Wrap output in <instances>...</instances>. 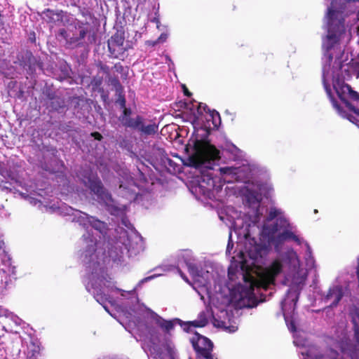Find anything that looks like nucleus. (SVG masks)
I'll list each match as a JSON object with an SVG mask.
<instances>
[{"label":"nucleus","instance_id":"obj_1","mask_svg":"<svg viewBox=\"0 0 359 359\" xmlns=\"http://www.w3.org/2000/svg\"><path fill=\"white\" fill-rule=\"evenodd\" d=\"M231 187L242 196L250 210L242 215L233 207H228L219 218L229 226V239L226 254L233 248L232 233L237 236L241 249L232 257L229 269L235 264L236 286L243 289H267L274 285L276 278L284 275V281L289 286L285 298L281 302V309L289 330L297 332L294 312L300 291L305 285L309 271L316 266V261L309 243L301 237L282 209L271 207L268 215L259 222L264 208L260 207L262 196L268 197L273 191L270 182H262L259 178L243 180ZM222 285L230 282L224 276Z\"/></svg>","mask_w":359,"mask_h":359},{"label":"nucleus","instance_id":"obj_2","mask_svg":"<svg viewBox=\"0 0 359 359\" xmlns=\"http://www.w3.org/2000/svg\"><path fill=\"white\" fill-rule=\"evenodd\" d=\"M234 264L229 269L230 282L222 285V280L217 278V283L204 286L203 294L205 303L208 300L209 309L198 314L193 321L183 323L181 320H165L151 310L139 304L130 311L122 310L123 315L132 322L142 340V346L151 359H177V351L170 339L171 332L176 324H179L187 332H193L196 327L205 326L210 319H212L215 326L223 327L230 333L235 332L236 325L228 326L232 306L238 308L253 307L256 306L255 294L250 287L243 289L242 285L236 286L234 282Z\"/></svg>","mask_w":359,"mask_h":359},{"label":"nucleus","instance_id":"obj_3","mask_svg":"<svg viewBox=\"0 0 359 359\" xmlns=\"http://www.w3.org/2000/svg\"><path fill=\"white\" fill-rule=\"evenodd\" d=\"M72 215L73 221L83 226L86 230V233L83 236L86 245L83 261L86 271L83 281L86 290L93 294L96 301L111 316H114L109 311L107 302L111 306H116L118 296L135 295V290L144 283L172 269L173 266L171 265H163L156 268L155 273L140 280L131 291L117 288L111 281V278L105 272V269L111 265V262L118 264L123 262L126 255L129 254V256H131L135 254L139 248L140 238L134 232L128 233L127 231H122L118 239L114 244H111L110 246L107 244L108 256H106L105 250L101 246V242H98L93 234L89 231V229L91 228L100 234V238L101 236L104 237L107 230L106 223L79 210H74Z\"/></svg>","mask_w":359,"mask_h":359},{"label":"nucleus","instance_id":"obj_4","mask_svg":"<svg viewBox=\"0 0 359 359\" xmlns=\"http://www.w3.org/2000/svg\"><path fill=\"white\" fill-rule=\"evenodd\" d=\"M184 114L195 130L196 127L203 124L205 119L210 120L205 116V114L212 119L214 126L220 123L219 114L215 110L210 111L206 104L201 102L194 101L185 103ZM207 137L205 130H198L193 133L187 144V149L191 151L188 158L189 164L196 168H207L198 176V184L193 187L195 192L201 194L208 198L220 201L224 182L259 178L257 176V169L248 165L238 168H220L219 171L221 176L215 175L212 170V162L220 158L219 151L209 142Z\"/></svg>","mask_w":359,"mask_h":359},{"label":"nucleus","instance_id":"obj_5","mask_svg":"<svg viewBox=\"0 0 359 359\" xmlns=\"http://www.w3.org/2000/svg\"><path fill=\"white\" fill-rule=\"evenodd\" d=\"M354 337L351 339L344 323L334 327V333L330 342L331 346L339 348L341 355L333 348H327L320 353L316 348H311L306 352L302 351L300 359H359V311H353L351 313Z\"/></svg>","mask_w":359,"mask_h":359},{"label":"nucleus","instance_id":"obj_6","mask_svg":"<svg viewBox=\"0 0 359 359\" xmlns=\"http://www.w3.org/2000/svg\"><path fill=\"white\" fill-rule=\"evenodd\" d=\"M179 259L183 260L186 264L193 281L191 283L189 279L180 272L182 278L187 283L191 285L193 289L201 297L202 299H204V295L203 294L204 286L216 283L218 278L222 279L220 275L217 272H214L211 267H210L211 271L208 269H203L199 267L195 262L191 250H184L181 251L179 255Z\"/></svg>","mask_w":359,"mask_h":359},{"label":"nucleus","instance_id":"obj_7","mask_svg":"<svg viewBox=\"0 0 359 359\" xmlns=\"http://www.w3.org/2000/svg\"><path fill=\"white\" fill-rule=\"evenodd\" d=\"M353 271L348 269L341 271L328 290L321 296V300L330 307H336L343 297L351 294V283L354 280Z\"/></svg>","mask_w":359,"mask_h":359},{"label":"nucleus","instance_id":"obj_8","mask_svg":"<svg viewBox=\"0 0 359 359\" xmlns=\"http://www.w3.org/2000/svg\"><path fill=\"white\" fill-rule=\"evenodd\" d=\"M84 184L88 187L93 194L94 199L100 204L104 205L111 215L122 216L125 213L126 205H116L111 196L102 187L100 180L93 174L85 176L83 179Z\"/></svg>","mask_w":359,"mask_h":359},{"label":"nucleus","instance_id":"obj_9","mask_svg":"<svg viewBox=\"0 0 359 359\" xmlns=\"http://www.w3.org/2000/svg\"><path fill=\"white\" fill-rule=\"evenodd\" d=\"M190 341L199 358L212 354L213 344L208 338L195 333Z\"/></svg>","mask_w":359,"mask_h":359},{"label":"nucleus","instance_id":"obj_10","mask_svg":"<svg viewBox=\"0 0 359 359\" xmlns=\"http://www.w3.org/2000/svg\"><path fill=\"white\" fill-rule=\"evenodd\" d=\"M139 187L134 182L132 177H127L126 182H121L119 186V194L128 201H136L140 195Z\"/></svg>","mask_w":359,"mask_h":359},{"label":"nucleus","instance_id":"obj_11","mask_svg":"<svg viewBox=\"0 0 359 359\" xmlns=\"http://www.w3.org/2000/svg\"><path fill=\"white\" fill-rule=\"evenodd\" d=\"M135 126L145 135H153L158 130V126L155 123L144 125L139 121V119L137 121Z\"/></svg>","mask_w":359,"mask_h":359},{"label":"nucleus","instance_id":"obj_12","mask_svg":"<svg viewBox=\"0 0 359 359\" xmlns=\"http://www.w3.org/2000/svg\"><path fill=\"white\" fill-rule=\"evenodd\" d=\"M3 316L6 318H11L15 323H18V317H17L13 313L8 311L7 309L0 307V317Z\"/></svg>","mask_w":359,"mask_h":359},{"label":"nucleus","instance_id":"obj_13","mask_svg":"<svg viewBox=\"0 0 359 359\" xmlns=\"http://www.w3.org/2000/svg\"><path fill=\"white\" fill-rule=\"evenodd\" d=\"M168 37V33H162L159 37L157 39V40L154 41L153 43V46H156L158 43H163L165 42Z\"/></svg>","mask_w":359,"mask_h":359},{"label":"nucleus","instance_id":"obj_14","mask_svg":"<svg viewBox=\"0 0 359 359\" xmlns=\"http://www.w3.org/2000/svg\"><path fill=\"white\" fill-rule=\"evenodd\" d=\"M200 359H218L217 355L215 354H210L209 355H207V356H205V357H203Z\"/></svg>","mask_w":359,"mask_h":359},{"label":"nucleus","instance_id":"obj_15","mask_svg":"<svg viewBox=\"0 0 359 359\" xmlns=\"http://www.w3.org/2000/svg\"><path fill=\"white\" fill-rule=\"evenodd\" d=\"M8 271L13 276V278H15V276L16 274L15 267V266L10 267L8 269Z\"/></svg>","mask_w":359,"mask_h":359},{"label":"nucleus","instance_id":"obj_16","mask_svg":"<svg viewBox=\"0 0 359 359\" xmlns=\"http://www.w3.org/2000/svg\"><path fill=\"white\" fill-rule=\"evenodd\" d=\"M91 135L95 137V139L100 140L102 137V135L98 133H91Z\"/></svg>","mask_w":359,"mask_h":359},{"label":"nucleus","instance_id":"obj_17","mask_svg":"<svg viewBox=\"0 0 359 359\" xmlns=\"http://www.w3.org/2000/svg\"><path fill=\"white\" fill-rule=\"evenodd\" d=\"M152 21L156 23L157 28L159 29V27H160V22H159L158 19L154 18V20H152Z\"/></svg>","mask_w":359,"mask_h":359},{"label":"nucleus","instance_id":"obj_18","mask_svg":"<svg viewBox=\"0 0 359 359\" xmlns=\"http://www.w3.org/2000/svg\"><path fill=\"white\" fill-rule=\"evenodd\" d=\"M4 245V241L0 239V250L3 248Z\"/></svg>","mask_w":359,"mask_h":359},{"label":"nucleus","instance_id":"obj_19","mask_svg":"<svg viewBox=\"0 0 359 359\" xmlns=\"http://www.w3.org/2000/svg\"><path fill=\"white\" fill-rule=\"evenodd\" d=\"M123 41V39L120 38V39H119V40H118V45H122Z\"/></svg>","mask_w":359,"mask_h":359},{"label":"nucleus","instance_id":"obj_20","mask_svg":"<svg viewBox=\"0 0 359 359\" xmlns=\"http://www.w3.org/2000/svg\"><path fill=\"white\" fill-rule=\"evenodd\" d=\"M122 222L126 227H128V229L130 228V226L128 225L127 222L124 219H123Z\"/></svg>","mask_w":359,"mask_h":359},{"label":"nucleus","instance_id":"obj_21","mask_svg":"<svg viewBox=\"0 0 359 359\" xmlns=\"http://www.w3.org/2000/svg\"><path fill=\"white\" fill-rule=\"evenodd\" d=\"M154 41H148V42H147V43H148L149 45H151V46H153V43H154Z\"/></svg>","mask_w":359,"mask_h":359},{"label":"nucleus","instance_id":"obj_22","mask_svg":"<svg viewBox=\"0 0 359 359\" xmlns=\"http://www.w3.org/2000/svg\"><path fill=\"white\" fill-rule=\"evenodd\" d=\"M31 203H33L34 205H36V200H32L30 201Z\"/></svg>","mask_w":359,"mask_h":359},{"label":"nucleus","instance_id":"obj_23","mask_svg":"<svg viewBox=\"0 0 359 359\" xmlns=\"http://www.w3.org/2000/svg\"><path fill=\"white\" fill-rule=\"evenodd\" d=\"M184 94L189 95V93L187 89L184 90Z\"/></svg>","mask_w":359,"mask_h":359},{"label":"nucleus","instance_id":"obj_24","mask_svg":"<svg viewBox=\"0 0 359 359\" xmlns=\"http://www.w3.org/2000/svg\"><path fill=\"white\" fill-rule=\"evenodd\" d=\"M111 42H109V48H111Z\"/></svg>","mask_w":359,"mask_h":359}]
</instances>
